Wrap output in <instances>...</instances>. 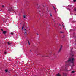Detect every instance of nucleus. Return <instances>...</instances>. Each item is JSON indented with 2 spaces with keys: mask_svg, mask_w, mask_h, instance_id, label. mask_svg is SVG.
Wrapping results in <instances>:
<instances>
[{
  "mask_svg": "<svg viewBox=\"0 0 76 76\" xmlns=\"http://www.w3.org/2000/svg\"><path fill=\"white\" fill-rule=\"evenodd\" d=\"M75 59L73 58H70L66 62V66L67 67V64H68V65L69 66H70L71 67V69H73V67L75 65H74V61Z\"/></svg>",
  "mask_w": 76,
  "mask_h": 76,
  "instance_id": "1",
  "label": "nucleus"
},
{
  "mask_svg": "<svg viewBox=\"0 0 76 76\" xmlns=\"http://www.w3.org/2000/svg\"><path fill=\"white\" fill-rule=\"evenodd\" d=\"M8 12H12V11H14V9L13 7H9V9L7 10Z\"/></svg>",
  "mask_w": 76,
  "mask_h": 76,
  "instance_id": "2",
  "label": "nucleus"
},
{
  "mask_svg": "<svg viewBox=\"0 0 76 76\" xmlns=\"http://www.w3.org/2000/svg\"><path fill=\"white\" fill-rule=\"evenodd\" d=\"M63 48V46L61 45L60 47V48L59 49V50L58 51V53H60V51H61V49H62V48Z\"/></svg>",
  "mask_w": 76,
  "mask_h": 76,
  "instance_id": "3",
  "label": "nucleus"
},
{
  "mask_svg": "<svg viewBox=\"0 0 76 76\" xmlns=\"http://www.w3.org/2000/svg\"><path fill=\"white\" fill-rule=\"evenodd\" d=\"M53 9L55 10V12H57V10H56V8L54 7V6H53Z\"/></svg>",
  "mask_w": 76,
  "mask_h": 76,
  "instance_id": "4",
  "label": "nucleus"
},
{
  "mask_svg": "<svg viewBox=\"0 0 76 76\" xmlns=\"http://www.w3.org/2000/svg\"><path fill=\"white\" fill-rule=\"evenodd\" d=\"M3 33L4 34H6V31H3Z\"/></svg>",
  "mask_w": 76,
  "mask_h": 76,
  "instance_id": "5",
  "label": "nucleus"
},
{
  "mask_svg": "<svg viewBox=\"0 0 76 76\" xmlns=\"http://www.w3.org/2000/svg\"><path fill=\"white\" fill-rule=\"evenodd\" d=\"M24 35H25V36H26V35H27V34L26 33V32H25Z\"/></svg>",
  "mask_w": 76,
  "mask_h": 76,
  "instance_id": "6",
  "label": "nucleus"
},
{
  "mask_svg": "<svg viewBox=\"0 0 76 76\" xmlns=\"http://www.w3.org/2000/svg\"><path fill=\"white\" fill-rule=\"evenodd\" d=\"M24 24L23 25V26L22 27V30H23V29L24 28Z\"/></svg>",
  "mask_w": 76,
  "mask_h": 76,
  "instance_id": "7",
  "label": "nucleus"
},
{
  "mask_svg": "<svg viewBox=\"0 0 76 76\" xmlns=\"http://www.w3.org/2000/svg\"><path fill=\"white\" fill-rule=\"evenodd\" d=\"M75 72V71H72L71 72V73H74Z\"/></svg>",
  "mask_w": 76,
  "mask_h": 76,
  "instance_id": "8",
  "label": "nucleus"
},
{
  "mask_svg": "<svg viewBox=\"0 0 76 76\" xmlns=\"http://www.w3.org/2000/svg\"><path fill=\"white\" fill-rule=\"evenodd\" d=\"M57 76H61V75H60V74L59 73H58L57 74Z\"/></svg>",
  "mask_w": 76,
  "mask_h": 76,
  "instance_id": "9",
  "label": "nucleus"
},
{
  "mask_svg": "<svg viewBox=\"0 0 76 76\" xmlns=\"http://www.w3.org/2000/svg\"><path fill=\"white\" fill-rule=\"evenodd\" d=\"M39 14L41 16H43V15H42V14H41L40 12L39 13Z\"/></svg>",
  "mask_w": 76,
  "mask_h": 76,
  "instance_id": "10",
  "label": "nucleus"
},
{
  "mask_svg": "<svg viewBox=\"0 0 76 76\" xmlns=\"http://www.w3.org/2000/svg\"><path fill=\"white\" fill-rule=\"evenodd\" d=\"M42 57H48V56H42Z\"/></svg>",
  "mask_w": 76,
  "mask_h": 76,
  "instance_id": "11",
  "label": "nucleus"
},
{
  "mask_svg": "<svg viewBox=\"0 0 76 76\" xmlns=\"http://www.w3.org/2000/svg\"><path fill=\"white\" fill-rule=\"evenodd\" d=\"M7 43H8V45H10L11 44H10V42H8Z\"/></svg>",
  "mask_w": 76,
  "mask_h": 76,
  "instance_id": "12",
  "label": "nucleus"
},
{
  "mask_svg": "<svg viewBox=\"0 0 76 76\" xmlns=\"http://www.w3.org/2000/svg\"><path fill=\"white\" fill-rule=\"evenodd\" d=\"M26 17V16L25 15H23V18H25Z\"/></svg>",
  "mask_w": 76,
  "mask_h": 76,
  "instance_id": "13",
  "label": "nucleus"
},
{
  "mask_svg": "<svg viewBox=\"0 0 76 76\" xmlns=\"http://www.w3.org/2000/svg\"><path fill=\"white\" fill-rule=\"evenodd\" d=\"M50 16H52V15H53V14L51 13H50Z\"/></svg>",
  "mask_w": 76,
  "mask_h": 76,
  "instance_id": "14",
  "label": "nucleus"
},
{
  "mask_svg": "<svg viewBox=\"0 0 76 76\" xmlns=\"http://www.w3.org/2000/svg\"><path fill=\"white\" fill-rule=\"evenodd\" d=\"M28 43L29 44V45H31V44H30V43H29V41H28Z\"/></svg>",
  "mask_w": 76,
  "mask_h": 76,
  "instance_id": "15",
  "label": "nucleus"
},
{
  "mask_svg": "<svg viewBox=\"0 0 76 76\" xmlns=\"http://www.w3.org/2000/svg\"><path fill=\"white\" fill-rule=\"evenodd\" d=\"M76 0H73V2H76Z\"/></svg>",
  "mask_w": 76,
  "mask_h": 76,
  "instance_id": "16",
  "label": "nucleus"
},
{
  "mask_svg": "<svg viewBox=\"0 0 76 76\" xmlns=\"http://www.w3.org/2000/svg\"><path fill=\"white\" fill-rule=\"evenodd\" d=\"M60 32L61 34H63V32L61 31H60Z\"/></svg>",
  "mask_w": 76,
  "mask_h": 76,
  "instance_id": "17",
  "label": "nucleus"
},
{
  "mask_svg": "<svg viewBox=\"0 0 76 76\" xmlns=\"http://www.w3.org/2000/svg\"><path fill=\"white\" fill-rule=\"evenodd\" d=\"M68 7H72V5H68Z\"/></svg>",
  "mask_w": 76,
  "mask_h": 76,
  "instance_id": "18",
  "label": "nucleus"
},
{
  "mask_svg": "<svg viewBox=\"0 0 76 76\" xmlns=\"http://www.w3.org/2000/svg\"><path fill=\"white\" fill-rule=\"evenodd\" d=\"M11 35H13V33H12V32L11 33Z\"/></svg>",
  "mask_w": 76,
  "mask_h": 76,
  "instance_id": "19",
  "label": "nucleus"
},
{
  "mask_svg": "<svg viewBox=\"0 0 76 76\" xmlns=\"http://www.w3.org/2000/svg\"><path fill=\"white\" fill-rule=\"evenodd\" d=\"M5 71L6 72H7V70H5Z\"/></svg>",
  "mask_w": 76,
  "mask_h": 76,
  "instance_id": "20",
  "label": "nucleus"
},
{
  "mask_svg": "<svg viewBox=\"0 0 76 76\" xmlns=\"http://www.w3.org/2000/svg\"><path fill=\"white\" fill-rule=\"evenodd\" d=\"M2 7H4V5H2Z\"/></svg>",
  "mask_w": 76,
  "mask_h": 76,
  "instance_id": "21",
  "label": "nucleus"
},
{
  "mask_svg": "<svg viewBox=\"0 0 76 76\" xmlns=\"http://www.w3.org/2000/svg\"><path fill=\"white\" fill-rule=\"evenodd\" d=\"M74 10H75V11H76V8H75Z\"/></svg>",
  "mask_w": 76,
  "mask_h": 76,
  "instance_id": "22",
  "label": "nucleus"
},
{
  "mask_svg": "<svg viewBox=\"0 0 76 76\" xmlns=\"http://www.w3.org/2000/svg\"><path fill=\"white\" fill-rule=\"evenodd\" d=\"M62 26H63V28H64V26L63 25V24H62Z\"/></svg>",
  "mask_w": 76,
  "mask_h": 76,
  "instance_id": "23",
  "label": "nucleus"
},
{
  "mask_svg": "<svg viewBox=\"0 0 76 76\" xmlns=\"http://www.w3.org/2000/svg\"><path fill=\"white\" fill-rule=\"evenodd\" d=\"M4 54H6V52H4Z\"/></svg>",
  "mask_w": 76,
  "mask_h": 76,
  "instance_id": "24",
  "label": "nucleus"
},
{
  "mask_svg": "<svg viewBox=\"0 0 76 76\" xmlns=\"http://www.w3.org/2000/svg\"><path fill=\"white\" fill-rule=\"evenodd\" d=\"M1 31H3V29H1Z\"/></svg>",
  "mask_w": 76,
  "mask_h": 76,
  "instance_id": "25",
  "label": "nucleus"
},
{
  "mask_svg": "<svg viewBox=\"0 0 76 76\" xmlns=\"http://www.w3.org/2000/svg\"><path fill=\"white\" fill-rule=\"evenodd\" d=\"M62 27L61 26V27H60V29H62Z\"/></svg>",
  "mask_w": 76,
  "mask_h": 76,
  "instance_id": "26",
  "label": "nucleus"
},
{
  "mask_svg": "<svg viewBox=\"0 0 76 76\" xmlns=\"http://www.w3.org/2000/svg\"><path fill=\"white\" fill-rule=\"evenodd\" d=\"M72 57H73V54L72 55Z\"/></svg>",
  "mask_w": 76,
  "mask_h": 76,
  "instance_id": "27",
  "label": "nucleus"
},
{
  "mask_svg": "<svg viewBox=\"0 0 76 76\" xmlns=\"http://www.w3.org/2000/svg\"><path fill=\"white\" fill-rule=\"evenodd\" d=\"M30 52H31V50H30V51H29Z\"/></svg>",
  "mask_w": 76,
  "mask_h": 76,
  "instance_id": "28",
  "label": "nucleus"
},
{
  "mask_svg": "<svg viewBox=\"0 0 76 76\" xmlns=\"http://www.w3.org/2000/svg\"><path fill=\"white\" fill-rule=\"evenodd\" d=\"M63 38H64V37H65V36H63Z\"/></svg>",
  "mask_w": 76,
  "mask_h": 76,
  "instance_id": "29",
  "label": "nucleus"
},
{
  "mask_svg": "<svg viewBox=\"0 0 76 76\" xmlns=\"http://www.w3.org/2000/svg\"><path fill=\"white\" fill-rule=\"evenodd\" d=\"M68 10H69V11H70V9H68Z\"/></svg>",
  "mask_w": 76,
  "mask_h": 76,
  "instance_id": "30",
  "label": "nucleus"
},
{
  "mask_svg": "<svg viewBox=\"0 0 76 76\" xmlns=\"http://www.w3.org/2000/svg\"><path fill=\"white\" fill-rule=\"evenodd\" d=\"M59 26H61V24H59Z\"/></svg>",
  "mask_w": 76,
  "mask_h": 76,
  "instance_id": "31",
  "label": "nucleus"
},
{
  "mask_svg": "<svg viewBox=\"0 0 76 76\" xmlns=\"http://www.w3.org/2000/svg\"><path fill=\"white\" fill-rule=\"evenodd\" d=\"M24 30H25V31H26V29H24Z\"/></svg>",
  "mask_w": 76,
  "mask_h": 76,
  "instance_id": "32",
  "label": "nucleus"
},
{
  "mask_svg": "<svg viewBox=\"0 0 76 76\" xmlns=\"http://www.w3.org/2000/svg\"><path fill=\"white\" fill-rule=\"evenodd\" d=\"M39 12H41V11H39Z\"/></svg>",
  "mask_w": 76,
  "mask_h": 76,
  "instance_id": "33",
  "label": "nucleus"
},
{
  "mask_svg": "<svg viewBox=\"0 0 76 76\" xmlns=\"http://www.w3.org/2000/svg\"><path fill=\"white\" fill-rule=\"evenodd\" d=\"M56 76H57V74H56Z\"/></svg>",
  "mask_w": 76,
  "mask_h": 76,
  "instance_id": "34",
  "label": "nucleus"
},
{
  "mask_svg": "<svg viewBox=\"0 0 76 76\" xmlns=\"http://www.w3.org/2000/svg\"><path fill=\"white\" fill-rule=\"evenodd\" d=\"M37 35H38V34H37Z\"/></svg>",
  "mask_w": 76,
  "mask_h": 76,
  "instance_id": "35",
  "label": "nucleus"
},
{
  "mask_svg": "<svg viewBox=\"0 0 76 76\" xmlns=\"http://www.w3.org/2000/svg\"><path fill=\"white\" fill-rule=\"evenodd\" d=\"M71 55H72V53H71Z\"/></svg>",
  "mask_w": 76,
  "mask_h": 76,
  "instance_id": "36",
  "label": "nucleus"
},
{
  "mask_svg": "<svg viewBox=\"0 0 76 76\" xmlns=\"http://www.w3.org/2000/svg\"><path fill=\"white\" fill-rule=\"evenodd\" d=\"M43 6H44L43 5Z\"/></svg>",
  "mask_w": 76,
  "mask_h": 76,
  "instance_id": "37",
  "label": "nucleus"
},
{
  "mask_svg": "<svg viewBox=\"0 0 76 76\" xmlns=\"http://www.w3.org/2000/svg\"><path fill=\"white\" fill-rule=\"evenodd\" d=\"M71 50H72V49H71Z\"/></svg>",
  "mask_w": 76,
  "mask_h": 76,
  "instance_id": "38",
  "label": "nucleus"
}]
</instances>
